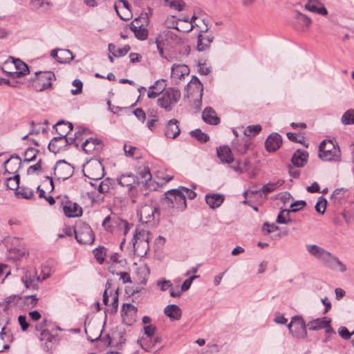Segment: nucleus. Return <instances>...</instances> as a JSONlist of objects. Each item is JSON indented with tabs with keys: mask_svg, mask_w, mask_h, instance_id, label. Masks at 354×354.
Returning <instances> with one entry per match:
<instances>
[{
	"mask_svg": "<svg viewBox=\"0 0 354 354\" xmlns=\"http://www.w3.org/2000/svg\"><path fill=\"white\" fill-rule=\"evenodd\" d=\"M306 248L311 256L319 261L324 266L329 270L339 272L346 271V266L337 257L324 248L315 244H308Z\"/></svg>",
	"mask_w": 354,
	"mask_h": 354,
	"instance_id": "1",
	"label": "nucleus"
},
{
	"mask_svg": "<svg viewBox=\"0 0 354 354\" xmlns=\"http://www.w3.org/2000/svg\"><path fill=\"white\" fill-rule=\"evenodd\" d=\"M180 96L178 89L167 88L157 100L158 106L167 112L171 111L179 101Z\"/></svg>",
	"mask_w": 354,
	"mask_h": 354,
	"instance_id": "2",
	"label": "nucleus"
},
{
	"mask_svg": "<svg viewBox=\"0 0 354 354\" xmlns=\"http://www.w3.org/2000/svg\"><path fill=\"white\" fill-rule=\"evenodd\" d=\"M341 152L330 140H324L319 146V157L324 161H339Z\"/></svg>",
	"mask_w": 354,
	"mask_h": 354,
	"instance_id": "3",
	"label": "nucleus"
},
{
	"mask_svg": "<svg viewBox=\"0 0 354 354\" xmlns=\"http://www.w3.org/2000/svg\"><path fill=\"white\" fill-rule=\"evenodd\" d=\"M54 323L47 318L44 317L41 322L35 325L36 336L40 342H50L57 336V334L51 333Z\"/></svg>",
	"mask_w": 354,
	"mask_h": 354,
	"instance_id": "4",
	"label": "nucleus"
},
{
	"mask_svg": "<svg viewBox=\"0 0 354 354\" xmlns=\"http://www.w3.org/2000/svg\"><path fill=\"white\" fill-rule=\"evenodd\" d=\"M165 202L168 207L184 210L186 207V196L180 189H171L165 193Z\"/></svg>",
	"mask_w": 354,
	"mask_h": 354,
	"instance_id": "5",
	"label": "nucleus"
},
{
	"mask_svg": "<svg viewBox=\"0 0 354 354\" xmlns=\"http://www.w3.org/2000/svg\"><path fill=\"white\" fill-rule=\"evenodd\" d=\"M74 234L75 239L81 244H91L95 240V235L91 227L83 222L76 224Z\"/></svg>",
	"mask_w": 354,
	"mask_h": 354,
	"instance_id": "6",
	"label": "nucleus"
},
{
	"mask_svg": "<svg viewBox=\"0 0 354 354\" xmlns=\"http://www.w3.org/2000/svg\"><path fill=\"white\" fill-rule=\"evenodd\" d=\"M140 222L155 225L159 221L160 213L157 207L150 205L142 206L138 212Z\"/></svg>",
	"mask_w": 354,
	"mask_h": 354,
	"instance_id": "7",
	"label": "nucleus"
},
{
	"mask_svg": "<svg viewBox=\"0 0 354 354\" xmlns=\"http://www.w3.org/2000/svg\"><path fill=\"white\" fill-rule=\"evenodd\" d=\"M35 79L32 80V86L37 91H42L52 86L51 81L55 78L51 71H39L35 73Z\"/></svg>",
	"mask_w": 354,
	"mask_h": 354,
	"instance_id": "8",
	"label": "nucleus"
},
{
	"mask_svg": "<svg viewBox=\"0 0 354 354\" xmlns=\"http://www.w3.org/2000/svg\"><path fill=\"white\" fill-rule=\"evenodd\" d=\"M83 171L86 177L96 182L104 176V167L97 160L87 162Z\"/></svg>",
	"mask_w": 354,
	"mask_h": 354,
	"instance_id": "9",
	"label": "nucleus"
},
{
	"mask_svg": "<svg viewBox=\"0 0 354 354\" xmlns=\"http://www.w3.org/2000/svg\"><path fill=\"white\" fill-rule=\"evenodd\" d=\"M145 335L138 340V343L146 351H150L157 343L160 342V338H154L153 344H148V339L155 336L156 328L151 324L144 326Z\"/></svg>",
	"mask_w": 354,
	"mask_h": 354,
	"instance_id": "10",
	"label": "nucleus"
},
{
	"mask_svg": "<svg viewBox=\"0 0 354 354\" xmlns=\"http://www.w3.org/2000/svg\"><path fill=\"white\" fill-rule=\"evenodd\" d=\"M330 319L326 317L317 318L309 322L307 326L310 330H319L322 329L325 330L327 335L326 339L331 335L335 334V331L330 326Z\"/></svg>",
	"mask_w": 354,
	"mask_h": 354,
	"instance_id": "11",
	"label": "nucleus"
},
{
	"mask_svg": "<svg viewBox=\"0 0 354 354\" xmlns=\"http://www.w3.org/2000/svg\"><path fill=\"white\" fill-rule=\"evenodd\" d=\"M54 175L58 180H66L73 174V167L65 160H59L54 167Z\"/></svg>",
	"mask_w": 354,
	"mask_h": 354,
	"instance_id": "12",
	"label": "nucleus"
},
{
	"mask_svg": "<svg viewBox=\"0 0 354 354\" xmlns=\"http://www.w3.org/2000/svg\"><path fill=\"white\" fill-rule=\"evenodd\" d=\"M112 286V281L108 279L105 284V290L103 293V302L109 306H112L114 309H117L118 306V288L114 290H109Z\"/></svg>",
	"mask_w": 354,
	"mask_h": 354,
	"instance_id": "13",
	"label": "nucleus"
},
{
	"mask_svg": "<svg viewBox=\"0 0 354 354\" xmlns=\"http://www.w3.org/2000/svg\"><path fill=\"white\" fill-rule=\"evenodd\" d=\"M117 181L120 186L127 188L129 196H134V189L139 183L136 176L131 173L122 174L117 178Z\"/></svg>",
	"mask_w": 354,
	"mask_h": 354,
	"instance_id": "14",
	"label": "nucleus"
},
{
	"mask_svg": "<svg viewBox=\"0 0 354 354\" xmlns=\"http://www.w3.org/2000/svg\"><path fill=\"white\" fill-rule=\"evenodd\" d=\"M74 142L75 139H72V138L55 137L49 142L48 149L56 154L65 150L67 145H72Z\"/></svg>",
	"mask_w": 354,
	"mask_h": 354,
	"instance_id": "15",
	"label": "nucleus"
},
{
	"mask_svg": "<svg viewBox=\"0 0 354 354\" xmlns=\"http://www.w3.org/2000/svg\"><path fill=\"white\" fill-rule=\"evenodd\" d=\"M11 60H6L3 63V69L13 67L15 70V77L25 75L29 73L28 66L26 64L19 59L10 57Z\"/></svg>",
	"mask_w": 354,
	"mask_h": 354,
	"instance_id": "16",
	"label": "nucleus"
},
{
	"mask_svg": "<svg viewBox=\"0 0 354 354\" xmlns=\"http://www.w3.org/2000/svg\"><path fill=\"white\" fill-rule=\"evenodd\" d=\"M82 148L86 153L97 155L102 150L103 144L100 140L91 138L82 143Z\"/></svg>",
	"mask_w": 354,
	"mask_h": 354,
	"instance_id": "17",
	"label": "nucleus"
},
{
	"mask_svg": "<svg viewBox=\"0 0 354 354\" xmlns=\"http://www.w3.org/2000/svg\"><path fill=\"white\" fill-rule=\"evenodd\" d=\"M40 280V277L37 275V272L34 270H26L21 277V281L26 288L32 290L37 288V283Z\"/></svg>",
	"mask_w": 354,
	"mask_h": 354,
	"instance_id": "18",
	"label": "nucleus"
},
{
	"mask_svg": "<svg viewBox=\"0 0 354 354\" xmlns=\"http://www.w3.org/2000/svg\"><path fill=\"white\" fill-rule=\"evenodd\" d=\"M24 300L23 298L16 295H10L5 299V300L0 304L3 310H9L12 308L19 309L23 308Z\"/></svg>",
	"mask_w": 354,
	"mask_h": 354,
	"instance_id": "19",
	"label": "nucleus"
},
{
	"mask_svg": "<svg viewBox=\"0 0 354 354\" xmlns=\"http://www.w3.org/2000/svg\"><path fill=\"white\" fill-rule=\"evenodd\" d=\"M180 133L179 122L176 119L169 120L164 129V134L166 138L170 139L176 138Z\"/></svg>",
	"mask_w": 354,
	"mask_h": 354,
	"instance_id": "20",
	"label": "nucleus"
},
{
	"mask_svg": "<svg viewBox=\"0 0 354 354\" xmlns=\"http://www.w3.org/2000/svg\"><path fill=\"white\" fill-rule=\"evenodd\" d=\"M282 145V138L277 133H272L265 142V147L268 152L278 150Z\"/></svg>",
	"mask_w": 354,
	"mask_h": 354,
	"instance_id": "21",
	"label": "nucleus"
},
{
	"mask_svg": "<svg viewBox=\"0 0 354 354\" xmlns=\"http://www.w3.org/2000/svg\"><path fill=\"white\" fill-rule=\"evenodd\" d=\"M187 86L189 95H194V94H197L198 95L199 99L197 102L200 105L201 104L203 92V86L202 83L198 77L193 76Z\"/></svg>",
	"mask_w": 354,
	"mask_h": 354,
	"instance_id": "22",
	"label": "nucleus"
},
{
	"mask_svg": "<svg viewBox=\"0 0 354 354\" xmlns=\"http://www.w3.org/2000/svg\"><path fill=\"white\" fill-rule=\"evenodd\" d=\"M62 209L67 217H78L82 214V207L76 203L70 201H66L63 204Z\"/></svg>",
	"mask_w": 354,
	"mask_h": 354,
	"instance_id": "23",
	"label": "nucleus"
},
{
	"mask_svg": "<svg viewBox=\"0 0 354 354\" xmlns=\"http://www.w3.org/2000/svg\"><path fill=\"white\" fill-rule=\"evenodd\" d=\"M208 28H206L204 30H201V32H207ZM214 40V36L212 34L208 33L205 35H203L202 33L198 34V42H197V49L198 51H204L207 49L211 43Z\"/></svg>",
	"mask_w": 354,
	"mask_h": 354,
	"instance_id": "24",
	"label": "nucleus"
},
{
	"mask_svg": "<svg viewBox=\"0 0 354 354\" xmlns=\"http://www.w3.org/2000/svg\"><path fill=\"white\" fill-rule=\"evenodd\" d=\"M189 73V68L185 64H174L171 67V78L177 82Z\"/></svg>",
	"mask_w": 354,
	"mask_h": 354,
	"instance_id": "25",
	"label": "nucleus"
},
{
	"mask_svg": "<svg viewBox=\"0 0 354 354\" xmlns=\"http://www.w3.org/2000/svg\"><path fill=\"white\" fill-rule=\"evenodd\" d=\"M21 160L19 156H12L3 163L5 172L16 174L21 167Z\"/></svg>",
	"mask_w": 354,
	"mask_h": 354,
	"instance_id": "26",
	"label": "nucleus"
},
{
	"mask_svg": "<svg viewBox=\"0 0 354 354\" xmlns=\"http://www.w3.org/2000/svg\"><path fill=\"white\" fill-rule=\"evenodd\" d=\"M130 29L134 33L135 37L140 40H145L148 36L147 29L140 25V21L138 19L131 22Z\"/></svg>",
	"mask_w": 354,
	"mask_h": 354,
	"instance_id": "27",
	"label": "nucleus"
},
{
	"mask_svg": "<svg viewBox=\"0 0 354 354\" xmlns=\"http://www.w3.org/2000/svg\"><path fill=\"white\" fill-rule=\"evenodd\" d=\"M305 8L312 12L324 16L327 15L328 11L324 5L318 0H309L305 5Z\"/></svg>",
	"mask_w": 354,
	"mask_h": 354,
	"instance_id": "28",
	"label": "nucleus"
},
{
	"mask_svg": "<svg viewBox=\"0 0 354 354\" xmlns=\"http://www.w3.org/2000/svg\"><path fill=\"white\" fill-rule=\"evenodd\" d=\"M225 199V196L220 194L209 193L205 195V201L212 209H216L221 205Z\"/></svg>",
	"mask_w": 354,
	"mask_h": 354,
	"instance_id": "29",
	"label": "nucleus"
},
{
	"mask_svg": "<svg viewBox=\"0 0 354 354\" xmlns=\"http://www.w3.org/2000/svg\"><path fill=\"white\" fill-rule=\"evenodd\" d=\"M202 118L205 122L216 125L220 122V119L217 117L215 111L212 107H206L202 113Z\"/></svg>",
	"mask_w": 354,
	"mask_h": 354,
	"instance_id": "30",
	"label": "nucleus"
},
{
	"mask_svg": "<svg viewBox=\"0 0 354 354\" xmlns=\"http://www.w3.org/2000/svg\"><path fill=\"white\" fill-rule=\"evenodd\" d=\"M217 156L222 162L231 163L234 161L231 149L227 146H221L216 150Z\"/></svg>",
	"mask_w": 354,
	"mask_h": 354,
	"instance_id": "31",
	"label": "nucleus"
},
{
	"mask_svg": "<svg viewBox=\"0 0 354 354\" xmlns=\"http://www.w3.org/2000/svg\"><path fill=\"white\" fill-rule=\"evenodd\" d=\"M12 341V336L9 330L5 327L1 328L0 331V352L10 348L9 343Z\"/></svg>",
	"mask_w": 354,
	"mask_h": 354,
	"instance_id": "32",
	"label": "nucleus"
},
{
	"mask_svg": "<svg viewBox=\"0 0 354 354\" xmlns=\"http://www.w3.org/2000/svg\"><path fill=\"white\" fill-rule=\"evenodd\" d=\"M308 154L305 151L297 150L291 158L292 163L297 167H304L308 161Z\"/></svg>",
	"mask_w": 354,
	"mask_h": 354,
	"instance_id": "33",
	"label": "nucleus"
},
{
	"mask_svg": "<svg viewBox=\"0 0 354 354\" xmlns=\"http://www.w3.org/2000/svg\"><path fill=\"white\" fill-rule=\"evenodd\" d=\"M54 128L59 137L67 138L66 135L73 130V124L71 122L65 121H59Z\"/></svg>",
	"mask_w": 354,
	"mask_h": 354,
	"instance_id": "34",
	"label": "nucleus"
},
{
	"mask_svg": "<svg viewBox=\"0 0 354 354\" xmlns=\"http://www.w3.org/2000/svg\"><path fill=\"white\" fill-rule=\"evenodd\" d=\"M295 19L301 31L307 30L312 24V21L308 17L299 12H297Z\"/></svg>",
	"mask_w": 354,
	"mask_h": 354,
	"instance_id": "35",
	"label": "nucleus"
},
{
	"mask_svg": "<svg viewBox=\"0 0 354 354\" xmlns=\"http://www.w3.org/2000/svg\"><path fill=\"white\" fill-rule=\"evenodd\" d=\"M109 50L114 57H122L124 56L130 50L129 46H124L122 48H118L113 44H109Z\"/></svg>",
	"mask_w": 354,
	"mask_h": 354,
	"instance_id": "36",
	"label": "nucleus"
},
{
	"mask_svg": "<svg viewBox=\"0 0 354 354\" xmlns=\"http://www.w3.org/2000/svg\"><path fill=\"white\" fill-rule=\"evenodd\" d=\"M73 59V53L67 49H59V54L57 56V61L59 63L64 64L70 62Z\"/></svg>",
	"mask_w": 354,
	"mask_h": 354,
	"instance_id": "37",
	"label": "nucleus"
},
{
	"mask_svg": "<svg viewBox=\"0 0 354 354\" xmlns=\"http://www.w3.org/2000/svg\"><path fill=\"white\" fill-rule=\"evenodd\" d=\"M142 242H149L148 233L145 230L136 228L134 232L132 243H138Z\"/></svg>",
	"mask_w": 354,
	"mask_h": 354,
	"instance_id": "38",
	"label": "nucleus"
},
{
	"mask_svg": "<svg viewBox=\"0 0 354 354\" xmlns=\"http://www.w3.org/2000/svg\"><path fill=\"white\" fill-rule=\"evenodd\" d=\"M133 247L135 253L140 257L145 255L149 249V242L133 243Z\"/></svg>",
	"mask_w": 354,
	"mask_h": 354,
	"instance_id": "39",
	"label": "nucleus"
},
{
	"mask_svg": "<svg viewBox=\"0 0 354 354\" xmlns=\"http://www.w3.org/2000/svg\"><path fill=\"white\" fill-rule=\"evenodd\" d=\"M14 176L7 178L6 187L11 190H17L19 187L20 176L14 174Z\"/></svg>",
	"mask_w": 354,
	"mask_h": 354,
	"instance_id": "40",
	"label": "nucleus"
},
{
	"mask_svg": "<svg viewBox=\"0 0 354 354\" xmlns=\"http://www.w3.org/2000/svg\"><path fill=\"white\" fill-rule=\"evenodd\" d=\"M290 209H283L281 210L277 218V222L280 224H288L292 222V220L290 218Z\"/></svg>",
	"mask_w": 354,
	"mask_h": 354,
	"instance_id": "41",
	"label": "nucleus"
},
{
	"mask_svg": "<svg viewBox=\"0 0 354 354\" xmlns=\"http://www.w3.org/2000/svg\"><path fill=\"white\" fill-rule=\"evenodd\" d=\"M190 135L201 143H205L209 140V136L199 129L192 131Z\"/></svg>",
	"mask_w": 354,
	"mask_h": 354,
	"instance_id": "42",
	"label": "nucleus"
},
{
	"mask_svg": "<svg viewBox=\"0 0 354 354\" xmlns=\"http://www.w3.org/2000/svg\"><path fill=\"white\" fill-rule=\"evenodd\" d=\"M262 129L260 124L249 125L244 130V135L247 137H254L259 134Z\"/></svg>",
	"mask_w": 354,
	"mask_h": 354,
	"instance_id": "43",
	"label": "nucleus"
},
{
	"mask_svg": "<svg viewBox=\"0 0 354 354\" xmlns=\"http://www.w3.org/2000/svg\"><path fill=\"white\" fill-rule=\"evenodd\" d=\"M122 321L127 325H132L135 322V311H121Z\"/></svg>",
	"mask_w": 354,
	"mask_h": 354,
	"instance_id": "44",
	"label": "nucleus"
},
{
	"mask_svg": "<svg viewBox=\"0 0 354 354\" xmlns=\"http://www.w3.org/2000/svg\"><path fill=\"white\" fill-rule=\"evenodd\" d=\"M166 86V81L162 79L156 81L155 83L149 87V88L150 90H155L159 94V95H161L162 93L167 89Z\"/></svg>",
	"mask_w": 354,
	"mask_h": 354,
	"instance_id": "45",
	"label": "nucleus"
},
{
	"mask_svg": "<svg viewBox=\"0 0 354 354\" xmlns=\"http://www.w3.org/2000/svg\"><path fill=\"white\" fill-rule=\"evenodd\" d=\"M113 183L110 178H106L97 185V191L101 194H106L109 192Z\"/></svg>",
	"mask_w": 354,
	"mask_h": 354,
	"instance_id": "46",
	"label": "nucleus"
},
{
	"mask_svg": "<svg viewBox=\"0 0 354 354\" xmlns=\"http://www.w3.org/2000/svg\"><path fill=\"white\" fill-rule=\"evenodd\" d=\"M307 326H299V327L292 328V330H290L292 335L297 338L304 339L307 337Z\"/></svg>",
	"mask_w": 354,
	"mask_h": 354,
	"instance_id": "47",
	"label": "nucleus"
},
{
	"mask_svg": "<svg viewBox=\"0 0 354 354\" xmlns=\"http://www.w3.org/2000/svg\"><path fill=\"white\" fill-rule=\"evenodd\" d=\"M342 122L345 125L354 124V109H348L343 114Z\"/></svg>",
	"mask_w": 354,
	"mask_h": 354,
	"instance_id": "48",
	"label": "nucleus"
},
{
	"mask_svg": "<svg viewBox=\"0 0 354 354\" xmlns=\"http://www.w3.org/2000/svg\"><path fill=\"white\" fill-rule=\"evenodd\" d=\"M165 31L160 32L156 38V47L171 46V43L167 39Z\"/></svg>",
	"mask_w": 354,
	"mask_h": 354,
	"instance_id": "49",
	"label": "nucleus"
},
{
	"mask_svg": "<svg viewBox=\"0 0 354 354\" xmlns=\"http://www.w3.org/2000/svg\"><path fill=\"white\" fill-rule=\"evenodd\" d=\"M278 186V183H269L263 185L259 190L255 191L256 194H267L274 191Z\"/></svg>",
	"mask_w": 354,
	"mask_h": 354,
	"instance_id": "50",
	"label": "nucleus"
},
{
	"mask_svg": "<svg viewBox=\"0 0 354 354\" xmlns=\"http://www.w3.org/2000/svg\"><path fill=\"white\" fill-rule=\"evenodd\" d=\"M94 256L97 260V261L102 264L106 257V250L104 247H99L93 250V251Z\"/></svg>",
	"mask_w": 354,
	"mask_h": 354,
	"instance_id": "51",
	"label": "nucleus"
},
{
	"mask_svg": "<svg viewBox=\"0 0 354 354\" xmlns=\"http://www.w3.org/2000/svg\"><path fill=\"white\" fill-rule=\"evenodd\" d=\"M39 151L33 147H29L24 152V161L30 162L35 160Z\"/></svg>",
	"mask_w": 354,
	"mask_h": 354,
	"instance_id": "52",
	"label": "nucleus"
},
{
	"mask_svg": "<svg viewBox=\"0 0 354 354\" xmlns=\"http://www.w3.org/2000/svg\"><path fill=\"white\" fill-rule=\"evenodd\" d=\"M300 325L301 326H307L301 317L295 316L292 317L291 322L288 324V328L289 330H292V328L299 327Z\"/></svg>",
	"mask_w": 354,
	"mask_h": 354,
	"instance_id": "53",
	"label": "nucleus"
},
{
	"mask_svg": "<svg viewBox=\"0 0 354 354\" xmlns=\"http://www.w3.org/2000/svg\"><path fill=\"white\" fill-rule=\"evenodd\" d=\"M24 304L23 305H26L27 308H34L37 303V298L35 295L27 296L23 298Z\"/></svg>",
	"mask_w": 354,
	"mask_h": 354,
	"instance_id": "54",
	"label": "nucleus"
},
{
	"mask_svg": "<svg viewBox=\"0 0 354 354\" xmlns=\"http://www.w3.org/2000/svg\"><path fill=\"white\" fill-rule=\"evenodd\" d=\"M326 200L323 196H320L315 207L316 211L323 214L326 210Z\"/></svg>",
	"mask_w": 354,
	"mask_h": 354,
	"instance_id": "55",
	"label": "nucleus"
},
{
	"mask_svg": "<svg viewBox=\"0 0 354 354\" xmlns=\"http://www.w3.org/2000/svg\"><path fill=\"white\" fill-rule=\"evenodd\" d=\"M167 3L171 8H174L178 11H180L183 9L184 3L182 0H165Z\"/></svg>",
	"mask_w": 354,
	"mask_h": 354,
	"instance_id": "56",
	"label": "nucleus"
},
{
	"mask_svg": "<svg viewBox=\"0 0 354 354\" xmlns=\"http://www.w3.org/2000/svg\"><path fill=\"white\" fill-rule=\"evenodd\" d=\"M40 186H41V187L46 192H52L54 189L53 178L51 177L46 176V179L42 182V184Z\"/></svg>",
	"mask_w": 354,
	"mask_h": 354,
	"instance_id": "57",
	"label": "nucleus"
},
{
	"mask_svg": "<svg viewBox=\"0 0 354 354\" xmlns=\"http://www.w3.org/2000/svg\"><path fill=\"white\" fill-rule=\"evenodd\" d=\"M156 284L162 291L170 290L171 288L173 287L171 281L166 279L158 280L157 281Z\"/></svg>",
	"mask_w": 354,
	"mask_h": 354,
	"instance_id": "58",
	"label": "nucleus"
},
{
	"mask_svg": "<svg viewBox=\"0 0 354 354\" xmlns=\"http://www.w3.org/2000/svg\"><path fill=\"white\" fill-rule=\"evenodd\" d=\"M139 174L141 176V178H143L146 182L150 180L151 178L150 169L148 167L145 166L140 168Z\"/></svg>",
	"mask_w": 354,
	"mask_h": 354,
	"instance_id": "59",
	"label": "nucleus"
},
{
	"mask_svg": "<svg viewBox=\"0 0 354 354\" xmlns=\"http://www.w3.org/2000/svg\"><path fill=\"white\" fill-rule=\"evenodd\" d=\"M306 205L305 201H297L290 205V212H296L302 208H304Z\"/></svg>",
	"mask_w": 354,
	"mask_h": 354,
	"instance_id": "60",
	"label": "nucleus"
},
{
	"mask_svg": "<svg viewBox=\"0 0 354 354\" xmlns=\"http://www.w3.org/2000/svg\"><path fill=\"white\" fill-rule=\"evenodd\" d=\"M338 333L343 339H349L352 335L354 334V330L352 333H350L346 327L342 326L339 328Z\"/></svg>",
	"mask_w": 354,
	"mask_h": 354,
	"instance_id": "61",
	"label": "nucleus"
},
{
	"mask_svg": "<svg viewBox=\"0 0 354 354\" xmlns=\"http://www.w3.org/2000/svg\"><path fill=\"white\" fill-rule=\"evenodd\" d=\"M18 322L19 323V325L21 328V330L23 331H26L28 327L30 326V324L27 322V319L26 316L24 315H19L18 317Z\"/></svg>",
	"mask_w": 354,
	"mask_h": 354,
	"instance_id": "62",
	"label": "nucleus"
},
{
	"mask_svg": "<svg viewBox=\"0 0 354 354\" xmlns=\"http://www.w3.org/2000/svg\"><path fill=\"white\" fill-rule=\"evenodd\" d=\"M165 33L167 35V39L171 43V46L174 43H178L179 41V37L171 30H166Z\"/></svg>",
	"mask_w": 354,
	"mask_h": 354,
	"instance_id": "63",
	"label": "nucleus"
},
{
	"mask_svg": "<svg viewBox=\"0 0 354 354\" xmlns=\"http://www.w3.org/2000/svg\"><path fill=\"white\" fill-rule=\"evenodd\" d=\"M133 113L136 115V117L142 122H144L146 120V113L145 111L140 109L137 108L133 111Z\"/></svg>",
	"mask_w": 354,
	"mask_h": 354,
	"instance_id": "64",
	"label": "nucleus"
}]
</instances>
